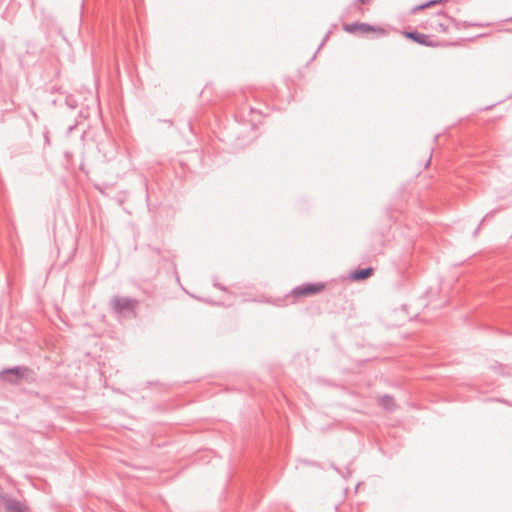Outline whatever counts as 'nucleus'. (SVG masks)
Returning <instances> with one entry per match:
<instances>
[{
	"label": "nucleus",
	"mask_w": 512,
	"mask_h": 512,
	"mask_svg": "<svg viewBox=\"0 0 512 512\" xmlns=\"http://www.w3.org/2000/svg\"><path fill=\"white\" fill-rule=\"evenodd\" d=\"M0 380L10 384L34 383L37 380L36 373L27 366H14L0 372Z\"/></svg>",
	"instance_id": "1"
},
{
	"label": "nucleus",
	"mask_w": 512,
	"mask_h": 512,
	"mask_svg": "<svg viewBox=\"0 0 512 512\" xmlns=\"http://www.w3.org/2000/svg\"><path fill=\"white\" fill-rule=\"evenodd\" d=\"M325 288V284L322 282L316 283H304L292 290V295L296 298L313 296L322 292Z\"/></svg>",
	"instance_id": "2"
},
{
	"label": "nucleus",
	"mask_w": 512,
	"mask_h": 512,
	"mask_svg": "<svg viewBox=\"0 0 512 512\" xmlns=\"http://www.w3.org/2000/svg\"><path fill=\"white\" fill-rule=\"evenodd\" d=\"M137 304L138 301L136 299L128 297L115 296L111 300V306L116 313H123L126 311L134 313Z\"/></svg>",
	"instance_id": "3"
},
{
	"label": "nucleus",
	"mask_w": 512,
	"mask_h": 512,
	"mask_svg": "<svg viewBox=\"0 0 512 512\" xmlns=\"http://www.w3.org/2000/svg\"><path fill=\"white\" fill-rule=\"evenodd\" d=\"M344 30L348 33H355L357 31H361L363 33L368 32H378L380 34H385L386 30L381 27H375L373 25H370L368 23H360V22H354L350 24L344 25Z\"/></svg>",
	"instance_id": "4"
},
{
	"label": "nucleus",
	"mask_w": 512,
	"mask_h": 512,
	"mask_svg": "<svg viewBox=\"0 0 512 512\" xmlns=\"http://www.w3.org/2000/svg\"><path fill=\"white\" fill-rule=\"evenodd\" d=\"M404 36L420 45L426 47H436L438 43L433 42L429 39V36L423 33H420L416 30L414 31H405Z\"/></svg>",
	"instance_id": "5"
},
{
	"label": "nucleus",
	"mask_w": 512,
	"mask_h": 512,
	"mask_svg": "<svg viewBox=\"0 0 512 512\" xmlns=\"http://www.w3.org/2000/svg\"><path fill=\"white\" fill-rule=\"evenodd\" d=\"M5 509V512H25L23 505L20 501L4 495V499L1 501L0 509Z\"/></svg>",
	"instance_id": "6"
},
{
	"label": "nucleus",
	"mask_w": 512,
	"mask_h": 512,
	"mask_svg": "<svg viewBox=\"0 0 512 512\" xmlns=\"http://www.w3.org/2000/svg\"><path fill=\"white\" fill-rule=\"evenodd\" d=\"M374 269L372 267L358 268L350 273L352 281H362L368 279L373 275Z\"/></svg>",
	"instance_id": "7"
},
{
	"label": "nucleus",
	"mask_w": 512,
	"mask_h": 512,
	"mask_svg": "<svg viewBox=\"0 0 512 512\" xmlns=\"http://www.w3.org/2000/svg\"><path fill=\"white\" fill-rule=\"evenodd\" d=\"M379 405L387 411H393L396 408L393 397L388 394H385L379 398Z\"/></svg>",
	"instance_id": "8"
},
{
	"label": "nucleus",
	"mask_w": 512,
	"mask_h": 512,
	"mask_svg": "<svg viewBox=\"0 0 512 512\" xmlns=\"http://www.w3.org/2000/svg\"><path fill=\"white\" fill-rule=\"evenodd\" d=\"M443 0H430V1H427L426 3L424 4H421L417 7H415L413 10L416 11V10H420V9H424V8H427V7H430L434 4H438V3H441Z\"/></svg>",
	"instance_id": "9"
},
{
	"label": "nucleus",
	"mask_w": 512,
	"mask_h": 512,
	"mask_svg": "<svg viewBox=\"0 0 512 512\" xmlns=\"http://www.w3.org/2000/svg\"><path fill=\"white\" fill-rule=\"evenodd\" d=\"M330 31L327 32V34L325 35L323 41L320 43L319 47H318V50L321 49L325 43V41L329 38V35H330Z\"/></svg>",
	"instance_id": "10"
},
{
	"label": "nucleus",
	"mask_w": 512,
	"mask_h": 512,
	"mask_svg": "<svg viewBox=\"0 0 512 512\" xmlns=\"http://www.w3.org/2000/svg\"><path fill=\"white\" fill-rule=\"evenodd\" d=\"M438 26H439L440 31H442V32H446L448 30V26L443 23H439Z\"/></svg>",
	"instance_id": "11"
},
{
	"label": "nucleus",
	"mask_w": 512,
	"mask_h": 512,
	"mask_svg": "<svg viewBox=\"0 0 512 512\" xmlns=\"http://www.w3.org/2000/svg\"><path fill=\"white\" fill-rule=\"evenodd\" d=\"M495 213H496V211H495V210L490 211L489 213H487V214L485 215V217L483 218V221H484L485 219L489 218L490 216H493Z\"/></svg>",
	"instance_id": "12"
},
{
	"label": "nucleus",
	"mask_w": 512,
	"mask_h": 512,
	"mask_svg": "<svg viewBox=\"0 0 512 512\" xmlns=\"http://www.w3.org/2000/svg\"><path fill=\"white\" fill-rule=\"evenodd\" d=\"M479 231H480V225H478V227L474 230L473 237H476L478 235Z\"/></svg>",
	"instance_id": "13"
},
{
	"label": "nucleus",
	"mask_w": 512,
	"mask_h": 512,
	"mask_svg": "<svg viewBox=\"0 0 512 512\" xmlns=\"http://www.w3.org/2000/svg\"><path fill=\"white\" fill-rule=\"evenodd\" d=\"M45 143L46 144L50 143V139H49V136L47 134H45Z\"/></svg>",
	"instance_id": "14"
},
{
	"label": "nucleus",
	"mask_w": 512,
	"mask_h": 512,
	"mask_svg": "<svg viewBox=\"0 0 512 512\" xmlns=\"http://www.w3.org/2000/svg\"><path fill=\"white\" fill-rule=\"evenodd\" d=\"M214 286L221 289V290H225L224 287H222L221 285H219L218 283H214Z\"/></svg>",
	"instance_id": "15"
},
{
	"label": "nucleus",
	"mask_w": 512,
	"mask_h": 512,
	"mask_svg": "<svg viewBox=\"0 0 512 512\" xmlns=\"http://www.w3.org/2000/svg\"><path fill=\"white\" fill-rule=\"evenodd\" d=\"M248 109H249V112H250L251 114L255 113V109H254V108H252V107H248Z\"/></svg>",
	"instance_id": "16"
},
{
	"label": "nucleus",
	"mask_w": 512,
	"mask_h": 512,
	"mask_svg": "<svg viewBox=\"0 0 512 512\" xmlns=\"http://www.w3.org/2000/svg\"><path fill=\"white\" fill-rule=\"evenodd\" d=\"M74 127H75L74 125L70 126V127L68 128V133H71V132L73 131Z\"/></svg>",
	"instance_id": "17"
},
{
	"label": "nucleus",
	"mask_w": 512,
	"mask_h": 512,
	"mask_svg": "<svg viewBox=\"0 0 512 512\" xmlns=\"http://www.w3.org/2000/svg\"><path fill=\"white\" fill-rule=\"evenodd\" d=\"M505 21H506V22H510V21H512V16H511L510 18H507Z\"/></svg>",
	"instance_id": "18"
},
{
	"label": "nucleus",
	"mask_w": 512,
	"mask_h": 512,
	"mask_svg": "<svg viewBox=\"0 0 512 512\" xmlns=\"http://www.w3.org/2000/svg\"><path fill=\"white\" fill-rule=\"evenodd\" d=\"M358 2H361V3H366V0H357Z\"/></svg>",
	"instance_id": "19"
},
{
	"label": "nucleus",
	"mask_w": 512,
	"mask_h": 512,
	"mask_svg": "<svg viewBox=\"0 0 512 512\" xmlns=\"http://www.w3.org/2000/svg\"><path fill=\"white\" fill-rule=\"evenodd\" d=\"M331 466L334 470L338 471L337 467H335L333 464Z\"/></svg>",
	"instance_id": "20"
}]
</instances>
